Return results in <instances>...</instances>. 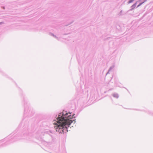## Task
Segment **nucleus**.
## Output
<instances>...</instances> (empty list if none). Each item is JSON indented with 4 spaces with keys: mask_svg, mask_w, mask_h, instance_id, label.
<instances>
[{
    "mask_svg": "<svg viewBox=\"0 0 153 153\" xmlns=\"http://www.w3.org/2000/svg\"><path fill=\"white\" fill-rule=\"evenodd\" d=\"M61 117L59 115L57 118V122L55 124V128L56 130L60 133L67 132V127L74 121V118L71 116V113H67L63 111Z\"/></svg>",
    "mask_w": 153,
    "mask_h": 153,
    "instance_id": "obj_1",
    "label": "nucleus"
},
{
    "mask_svg": "<svg viewBox=\"0 0 153 153\" xmlns=\"http://www.w3.org/2000/svg\"><path fill=\"white\" fill-rule=\"evenodd\" d=\"M133 0H130L129 1V3H131L133 1Z\"/></svg>",
    "mask_w": 153,
    "mask_h": 153,
    "instance_id": "obj_2",
    "label": "nucleus"
},
{
    "mask_svg": "<svg viewBox=\"0 0 153 153\" xmlns=\"http://www.w3.org/2000/svg\"><path fill=\"white\" fill-rule=\"evenodd\" d=\"M143 3H144V2H143V3H142L140 4H139L137 6V7H139V6H140V5H141L142 4H143Z\"/></svg>",
    "mask_w": 153,
    "mask_h": 153,
    "instance_id": "obj_3",
    "label": "nucleus"
}]
</instances>
